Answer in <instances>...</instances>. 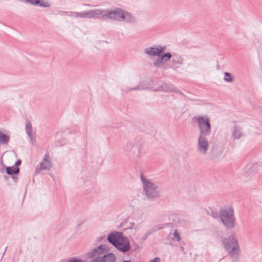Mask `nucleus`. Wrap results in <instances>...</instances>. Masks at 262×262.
<instances>
[{"mask_svg":"<svg viewBox=\"0 0 262 262\" xmlns=\"http://www.w3.org/2000/svg\"><path fill=\"white\" fill-rule=\"evenodd\" d=\"M99 19L110 20L118 21H124L126 23H135L137 21L136 17L131 13L121 8H116L113 10L107 9L101 10Z\"/></svg>","mask_w":262,"mask_h":262,"instance_id":"obj_1","label":"nucleus"},{"mask_svg":"<svg viewBox=\"0 0 262 262\" xmlns=\"http://www.w3.org/2000/svg\"><path fill=\"white\" fill-rule=\"evenodd\" d=\"M107 239L111 243L123 252H126L129 249L130 246L127 239L124 237L121 233L111 234Z\"/></svg>","mask_w":262,"mask_h":262,"instance_id":"obj_2","label":"nucleus"},{"mask_svg":"<svg viewBox=\"0 0 262 262\" xmlns=\"http://www.w3.org/2000/svg\"><path fill=\"white\" fill-rule=\"evenodd\" d=\"M108 251L107 247L101 245L90 250L86 254V256L91 259V262H103V256Z\"/></svg>","mask_w":262,"mask_h":262,"instance_id":"obj_3","label":"nucleus"},{"mask_svg":"<svg viewBox=\"0 0 262 262\" xmlns=\"http://www.w3.org/2000/svg\"><path fill=\"white\" fill-rule=\"evenodd\" d=\"M220 217L224 225L228 228H232L234 226V217L233 210L231 207L223 209L221 211Z\"/></svg>","mask_w":262,"mask_h":262,"instance_id":"obj_4","label":"nucleus"},{"mask_svg":"<svg viewBox=\"0 0 262 262\" xmlns=\"http://www.w3.org/2000/svg\"><path fill=\"white\" fill-rule=\"evenodd\" d=\"M196 120L201 130V134L209 133L210 130V125L208 119L204 117H199L197 118Z\"/></svg>","mask_w":262,"mask_h":262,"instance_id":"obj_5","label":"nucleus"},{"mask_svg":"<svg viewBox=\"0 0 262 262\" xmlns=\"http://www.w3.org/2000/svg\"><path fill=\"white\" fill-rule=\"evenodd\" d=\"M101 13V10L99 9H95L93 10L88 11L86 12H75V16H77L80 18H99L100 14Z\"/></svg>","mask_w":262,"mask_h":262,"instance_id":"obj_6","label":"nucleus"},{"mask_svg":"<svg viewBox=\"0 0 262 262\" xmlns=\"http://www.w3.org/2000/svg\"><path fill=\"white\" fill-rule=\"evenodd\" d=\"M226 248L229 252H236L238 250V246L236 241L234 238L226 239L224 241Z\"/></svg>","mask_w":262,"mask_h":262,"instance_id":"obj_7","label":"nucleus"},{"mask_svg":"<svg viewBox=\"0 0 262 262\" xmlns=\"http://www.w3.org/2000/svg\"><path fill=\"white\" fill-rule=\"evenodd\" d=\"M166 50L165 47H159L157 48H151L146 49L145 52L151 56H158L159 57L161 54L164 53Z\"/></svg>","mask_w":262,"mask_h":262,"instance_id":"obj_8","label":"nucleus"},{"mask_svg":"<svg viewBox=\"0 0 262 262\" xmlns=\"http://www.w3.org/2000/svg\"><path fill=\"white\" fill-rule=\"evenodd\" d=\"M144 184L147 194L149 196L151 197L156 196L157 192L156 191V187L155 185L148 181H145Z\"/></svg>","mask_w":262,"mask_h":262,"instance_id":"obj_9","label":"nucleus"},{"mask_svg":"<svg viewBox=\"0 0 262 262\" xmlns=\"http://www.w3.org/2000/svg\"><path fill=\"white\" fill-rule=\"evenodd\" d=\"M25 2L31 5L48 8L50 5L48 3H45L44 0H25Z\"/></svg>","mask_w":262,"mask_h":262,"instance_id":"obj_10","label":"nucleus"},{"mask_svg":"<svg viewBox=\"0 0 262 262\" xmlns=\"http://www.w3.org/2000/svg\"><path fill=\"white\" fill-rule=\"evenodd\" d=\"M171 57L170 53H165L162 55H160L158 60L155 62L154 64L155 66H158L161 64L168 61Z\"/></svg>","mask_w":262,"mask_h":262,"instance_id":"obj_11","label":"nucleus"},{"mask_svg":"<svg viewBox=\"0 0 262 262\" xmlns=\"http://www.w3.org/2000/svg\"><path fill=\"white\" fill-rule=\"evenodd\" d=\"M208 143L206 139L200 136L199 138V149L201 151L205 152L207 149Z\"/></svg>","mask_w":262,"mask_h":262,"instance_id":"obj_12","label":"nucleus"},{"mask_svg":"<svg viewBox=\"0 0 262 262\" xmlns=\"http://www.w3.org/2000/svg\"><path fill=\"white\" fill-rule=\"evenodd\" d=\"M115 260L116 257L112 253L104 254L103 256V262H115Z\"/></svg>","mask_w":262,"mask_h":262,"instance_id":"obj_13","label":"nucleus"},{"mask_svg":"<svg viewBox=\"0 0 262 262\" xmlns=\"http://www.w3.org/2000/svg\"><path fill=\"white\" fill-rule=\"evenodd\" d=\"M43 161L47 163V165L44 166L45 163H41L40 164L41 168L42 169H46L49 168L51 166L49 156L47 155H45L43 158Z\"/></svg>","mask_w":262,"mask_h":262,"instance_id":"obj_14","label":"nucleus"},{"mask_svg":"<svg viewBox=\"0 0 262 262\" xmlns=\"http://www.w3.org/2000/svg\"><path fill=\"white\" fill-rule=\"evenodd\" d=\"M6 172L9 174L17 173L19 172V168L17 167H8L6 168Z\"/></svg>","mask_w":262,"mask_h":262,"instance_id":"obj_15","label":"nucleus"},{"mask_svg":"<svg viewBox=\"0 0 262 262\" xmlns=\"http://www.w3.org/2000/svg\"><path fill=\"white\" fill-rule=\"evenodd\" d=\"M9 140L8 137L5 135H4L3 133H2L0 132V143H6L8 142Z\"/></svg>","mask_w":262,"mask_h":262,"instance_id":"obj_16","label":"nucleus"},{"mask_svg":"<svg viewBox=\"0 0 262 262\" xmlns=\"http://www.w3.org/2000/svg\"><path fill=\"white\" fill-rule=\"evenodd\" d=\"M224 79L225 80H226V81H228V82H230L232 81V77H231V75L230 73H225V74H224Z\"/></svg>","mask_w":262,"mask_h":262,"instance_id":"obj_17","label":"nucleus"},{"mask_svg":"<svg viewBox=\"0 0 262 262\" xmlns=\"http://www.w3.org/2000/svg\"><path fill=\"white\" fill-rule=\"evenodd\" d=\"M68 262H83L82 260L76 258H73L70 259H69Z\"/></svg>","mask_w":262,"mask_h":262,"instance_id":"obj_18","label":"nucleus"},{"mask_svg":"<svg viewBox=\"0 0 262 262\" xmlns=\"http://www.w3.org/2000/svg\"><path fill=\"white\" fill-rule=\"evenodd\" d=\"M174 236L175 237V238L177 239V240H179L180 239V236H179V234L176 231L174 232Z\"/></svg>","mask_w":262,"mask_h":262,"instance_id":"obj_19","label":"nucleus"},{"mask_svg":"<svg viewBox=\"0 0 262 262\" xmlns=\"http://www.w3.org/2000/svg\"><path fill=\"white\" fill-rule=\"evenodd\" d=\"M160 259L158 257H156L154 259L151 260L150 261V262H160Z\"/></svg>","mask_w":262,"mask_h":262,"instance_id":"obj_20","label":"nucleus"},{"mask_svg":"<svg viewBox=\"0 0 262 262\" xmlns=\"http://www.w3.org/2000/svg\"><path fill=\"white\" fill-rule=\"evenodd\" d=\"M26 127L27 131L29 132V130H30V128L31 127L30 125L29 124H27Z\"/></svg>","mask_w":262,"mask_h":262,"instance_id":"obj_21","label":"nucleus"},{"mask_svg":"<svg viewBox=\"0 0 262 262\" xmlns=\"http://www.w3.org/2000/svg\"><path fill=\"white\" fill-rule=\"evenodd\" d=\"M20 164V161H18L17 162H16L15 163V165H16V167L19 166V165Z\"/></svg>","mask_w":262,"mask_h":262,"instance_id":"obj_22","label":"nucleus"},{"mask_svg":"<svg viewBox=\"0 0 262 262\" xmlns=\"http://www.w3.org/2000/svg\"><path fill=\"white\" fill-rule=\"evenodd\" d=\"M42 163H45L44 166L47 165V163L46 162L43 161Z\"/></svg>","mask_w":262,"mask_h":262,"instance_id":"obj_23","label":"nucleus"},{"mask_svg":"<svg viewBox=\"0 0 262 262\" xmlns=\"http://www.w3.org/2000/svg\"><path fill=\"white\" fill-rule=\"evenodd\" d=\"M123 262H130V261H126V260H125V261H123Z\"/></svg>","mask_w":262,"mask_h":262,"instance_id":"obj_24","label":"nucleus"}]
</instances>
